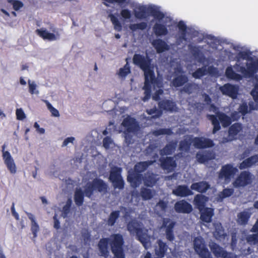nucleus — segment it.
<instances>
[{
    "instance_id": "obj_34",
    "label": "nucleus",
    "mask_w": 258,
    "mask_h": 258,
    "mask_svg": "<svg viewBox=\"0 0 258 258\" xmlns=\"http://www.w3.org/2000/svg\"><path fill=\"white\" fill-rule=\"evenodd\" d=\"M216 116L218 117V120L220 121L223 127H227L232 123L230 116L223 112H218Z\"/></svg>"
},
{
    "instance_id": "obj_50",
    "label": "nucleus",
    "mask_w": 258,
    "mask_h": 258,
    "mask_svg": "<svg viewBox=\"0 0 258 258\" xmlns=\"http://www.w3.org/2000/svg\"><path fill=\"white\" fill-rule=\"evenodd\" d=\"M7 2L13 6V9L16 11H19L24 6V4L19 0H7Z\"/></svg>"
},
{
    "instance_id": "obj_30",
    "label": "nucleus",
    "mask_w": 258,
    "mask_h": 258,
    "mask_svg": "<svg viewBox=\"0 0 258 258\" xmlns=\"http://www.w3.org/2000/svg\"><path fill=\"white\" fill-rule=\"evenodd\" d=\"M85 196L84 190L83 191L80 188L76 189L74 194V201L78 207H80L83 204Z\"/></svg>"
},
{
    "instance_id": "obj_22",
    "label": "nucleus",
    "mask_w": 258,
    "mask_h": 258,
    "mask_svg": "<svg viewBox=\"0 0 258 258\" xmlns=\"http://www.w3.org/2000/svg\"><path fill=\"white\" fill-rule=\"evenodd\" d=\"M143 176L136 171H129L127 176V180L134 187H137L141 182Z\"/></svg>"
},
{
    "instance_id": "obj_52",
    "label": "nucleus",
    "mask_w": 258,
    "mask_h": 258,
    "mask_svg": "<svg viewBox=\"0 0 258 258\" xmlns=\"http://www.w3.org/2000/svg\"><path fill=\"white\" fill-rule=\"evenodd\" d=\"M131 73V68L128 64L126 63L123 68H121L119 70L118 75L121 77H125L128 74Z\"/></svg>"
},
{
    "instance_id": "obj_3",
    "label": "nucleus",
    "mask_w": 258,
    "mask_h": 258,
    "mask_svg": "<svg viewBox=\"0 0 258 258\" xmlns=\"http://www.w3.org/2000/svg\"><path fill=\"white\" fill-rule=\"evenodd\" d=\"M247 68L240 64H236L235 68L246 78H254L256 81L254 88L251 92L254 100L258 103V76L256 75L258 71V58L254 61L246 63Z\"/></svg>"
},
{
    "instance_id": "obj_13",
    "label": "nucleus",
    "mask_w": 258,
    "mask_h": 258,
    "mask_svg": "<svg viewBox=\"0 0 258 258\" xmlns=\"http://www.w3.org/2000/svg\"><path fill=\"white\" fill-rule=\"evenodd\" d=\"M192 142L194 147L197 149L211 148L215 145L212 140L203 137H195L192 139Z\"/></svg>"
},
{
    "instance_id": "obj_35",
    "label": "nucleus",
    "mask_w": 258,
    "mask_h": 258,
    "mask_svg": "<svg viewBox=\"0 0 258 258\" xmlns=\"http://www.w3.org/2000/svg\"><path fill=\"white\" fill-rule=\"evenodd\" d=\"M192 140L191 138H189L188 139L186 138L181 140L179 142V150L182 152H189L191 143H192Z\"/></svg>"
},
{
    "instance_id": "obj_38",
    "label": "nucleus",
    "mask_w": 258,
    "mask_h": 258,
    "mask_svg": "<svg viewBox=\"0 0 258 258\" xmlns=\"http://www.w3.org/2000/svg\"><path fill=\"white\" fill-rule=\"evenodd\" d=\"M226 77L230 79L240 81L242 79L241 75L235 73L231 67H228L225 72Z\"/></svg>"
},
{
    "instance_id": "obj_37",
    "label": "nucleus",
    "mask_w": 258,
    "mask_h": 258,
    "mask_svg": "<svg viewBox=\"0 0 258 258\" xmlns=\"http://www.w3.org/2000/svg\"><path fill=\"white\" fill-rule=\"evenodd\" d=\"M119 216L120 211L119 210H115L111 212L107 221V225L109 226H114Z\"/></svg>"
},
{
    "instance_id": "obj_42",
    "label": "nucleus",
    "mask_w": 258,
    "mask_h": 258,
    "mask_svg": "<svg viewBox=\"0 0 258 258\" xmlns=\"http://www.w3.org/2000/svg\"><path fill=\"white\" fill-rule=\"evenodd\" d=\"M140 195L144 200H150L153 197L152 190L149 188L144 187L141 188Z\"/></svg>"
},
{
    "instance_id": "obj_21",
    "label": "nucleus",
    "mask_w": 258,
    "mask_h": 258,
    "mask_svg": "<svg viewBox=\"0 0 258 258\" xmlns=\"http://www.w3.org/2000/svg\"><path fill=\"white\" fill-rule=\"evenodd\" d=\"M198 163L204 164L210 160L215 158V155L213 151L210 150L205 151L204 153L198 152L196 156Z\"/></svg>"
},
{
    "instance_id": "obj_60",
    "label": "nucleus",
    "mask_w": 258,
    "mask_h": 258,
    "mask_svg": "<svg viewBox=\"0 0 258 258\" xmlns=\"http://www.w3.org/2000/svg\"><path fill=\"white\" fill-rule=\"evenodd\" d=\"M120 16L124 20L130 19L132 17V12L127 9H123L120 11Z\"/></svg>"
},
{
    "instance_id": "obj_29",
    "label": "nucleus",
    "mask_w": 258,
    "mask_h": 258,
    "mask_svg": "<svg viewBox=\"0 0 258 258\" xmlns=\"http://www.w3.org/2000/svg\"><path fill=\"white\" fill-rule=\"evenodd\" d=\"M188 81V78L185 75H178L172 80L171 83L175 88L183 86Z\"/></svg>"
},
{
    "instance_id": "obj_61",
    "label": "nucleus",
    "mask_w": 258,
    "mask_h": 258,
    "mask_svg": "<svg viewBox=\"0 0 258 258\" xmlns=\"http://www.w3.org/2000/svg\"><path fill=\"white\" fill-rule=\"evenodd\" d=\"M46 105L48 109L50 111L52 116L54 117L59 116V113L57 109L53 107L49 102H47Z\"/></svg>"
},
{
    "instance_id": "obj_49",
    "label": "nucleus",
    "mask_w": 258,
    "mask_h": 258,
    "mask_svg": "<svg viewBox=\"0 0 258 258\" xmlns=\"http://www.w3.org/2000/svg\"><path fill=\"white\" fill-rule=\"evenodd\" d=\"M156 181L157 180L153 175H149L146 176L144 179V184L148 187H153Z\"/></svg>"
},
{
    "instance_id": "obj_41",
    "label": "nucleus",
    "mask_w": 258,
    "mask_h": 258,
    "mask_svg": "<svg viewBox=\"0 0 258 258\" xmlns=\"http://www.w3.org/2000/svg\"><path fill=\"white\" fill-rule=\"evenodd\" d=\"M242 130V125L240 123H235L233 124L229 128L228 133L229 136L234 137L238 135V134Z\"/></svg>"
},
{
    "instance_id": "obj_36",
    "label": "nucleus",
    "mask_w": 258,
    "mask_h": 258,
    "mask_svg": "<svg viewBox=\"0 0 258 258\" xmlns=\"http://www.w3.org/2000/svg\"><path fill=\"white\" fill-rule=\"evenodd\" d=\"M148 11L151 16L159 21L163 20L165 17V14L163 12L154 7H149Z\"/></svg>"
},
{
    "instance_id": "obj_51",
    "label": "nucleus",
    "mask_w": 258,
    "mask_h": 258,
    "mask_svg": "<svg viewBox=\"0 0 258 258\" xmlns=\"http://www.w3.org/2000/svg\"><path fill=\"white\" fill-rule=\"evenodd\" d=\"M139 11L136 12L135 17L139 19H143L146 18L147 10L146 7L142 6L139 8Z\"/></svg>"
},
{
    "instance_id": "obj_53",
    "label": "nucleus",
    "mask_w": 258,
    "mask_h": 258,
    "mask_svg": "<svg viewBox=\"0 0 258 258\" xmlns=\"http://www.w3.org/2000/svg\"><path fill=\"white\" fill-rule=\"evenodd\" d=\"M28 84L29 92L31 94H39V91L37 90V85L34 81H31L30 80H28Z\"/></svg>"
},
{
    "instance_id": "obj_46",
    "label": "nucleus",
    "mask_w": 258,
    "mask_h": 258,
    "mask_svg": "<svg viewBox=\"0 0 258 258\" xmlns=\"http://www.w3.org/2000/svg\"><path fill=\"white\" fill-rule=\"evenodd\" d=\"M178 28L179 29V30L181 32V36H180V38L182 40H183L184 41H186V29H187V26L185 25V24L183 21H180L178 23L177 25Z\"/></svg>"
},
{
    "instance_id": "obj_16",
    "label": "nucleus",
    "mask_w": 258,
    "mask_h": 258,
    "mask_svg": "<svg viewBox=\"0 0 258 258\" xmlns=\"http://www.w3.org/2000/svg\"><path fill=\"white\" fill-rule=\"evenodd\" d=\"M170 222V219L164 220L162 227L165 228V235L166 239L169 241H173L175 239L173 229L175 225V222L171 221L167 225V223Z\"/></svg>"
},
{
    "instance_id": "obj_8",
    "label": "nucleus",
    "mask_w": 258,
    "mask_h": 258,
    "mask_svg": "<svg viewBox=\"0 0 258 258\" xmlns=\"http://www.w3.org/2000/svg\"><path fill=\"white\" fill-rule=\"evenodd\" d=\"M194 249L201 258H212L205 242L201 237H196L193 241Z\"/></svg>"
},
{
    "instance_id": "obj_31",
    "label": "nucleus",
    "mask_w": 258,
    "mask_h": 258,
    "mask_svg": "<svg viewBox=\"0 0 258 258\" xmlns=\"http://www.w3.org/2000/svg\"><path fill=\"white\" fill-rule=\"evenodd\" d=\"M157 243L158 244V249H156V254L160 258L163 257L164 256L167 252L168 246L167 245L166 243L163 242L161 239H158L157 241Z\"/></svg>"
},
{
    "instance_id": "obj_18",
    "label": "nucleus",
    "mask_w": 258,
    "mask_h": 258,
    "mask_svg": "<svg viewBox=\"0 0 258 258\" xmlns=\"http://www.w3.org/2000/svg\"><path fill=\"white\" fill-rule=\"evenodd\" d=\"M220 90L223 95L235 99L238 94V88L235 85L229 83L224 84L220 87Z\"/></svg>"
},
{
    "instance_id": "obj_62",
    "label": "nucleus",
    "mask_w": 258,
    "mask_h": 258,
    "mask_svg": "<svg viewBox=\"0 0 258 258\" xmlns=\"http://www.w3.org/2000/svg\"><path fill=\"white\" fill-rule=\"evenodd\" d=\"M156 207L160 211L165 212L167 208V203L161 200L157 203Z\"/></svg>"
},
{
    "instance_id": "obj_25",
    "label": "nucleus",
    "mask_w": 258,
    "mask_h": 258,
    "mask_svg": "<svg viewBox=\"0 0 258 258\" xmlns=\"http://www.w3.org/2000/svg\"><path fill=\"white\" fill-rule=\"evenodd\" d=\"M177 142L172 141L167 144L165 147L160 150V154L161 156L172 155L175 151Z\"/></svg>"
},
{
    "instance_id": "obj_6",
    "label": "nucleus",
    "mask_w": 258,
    "mask_h": 258,
    "mask_svg": "<svg viewBox=\"0 0 258 258\" xmlns=\"http://www.w3.org/2000/svg\"><path fill=\"white\" fill-rule=\"evenodd\" d=\"M108 189L107 183L102 179L95 178L92 181L88 182L84 187L85 196L91 198L94 192L106 193Z\"/></svg>"
},
{
    "instance_id": "obj_59",
    "label": "nucleus",
    "mask_w": 258,
    "mask_h": 258,
    "mask_svg": "<svg viewBox=\"0 0 258 258\" xmlns=\"http://www.w3.org/2000/svg\"><path fill=\"white\" fill-rule=\"evenodd\" d=\"M251 53L242 51L238 52L237 55V60H239L240 58L242 59H250L251 57L250 56Z\"/></svg>"
},
{
    "instance_id": "obj_17",
    "label": "nucleus",
    "mask_w": 258,
    "mask_h": 258,
    "mask_svg": "<svg viewBox=\"0 0 258 258\" xmlns=\"http://www.w3.org/2000/svg\"><path fill=\"white\" fill-rule=\"evenodd\" d=\"M158 107L162 110L173 112V111H177V108L176 107V103L172 100L169 99H164L159 101L158 103Z\"/></svg>"
},
{
    "instance_id": "obj_39",
    "label": "nucleus",
    "mask_w": 258,
    "mask_h": 258,
    "mask_svg": "<svg viewBox=\"0 0 258 258\" xmlns=\"http://www.w3.org/2000/svg\"><path fill=\"white\" fill-rule=\"evenodd\" d=\"M208 118L212 122L213 125V129L212 133L215 134L217 132L221 129V126L219 120H218L217 116L215 115H208Z\"/></svg>"
},
{
    "instance_id": "obj_43",
    "label": "nucleus",
    "mask_w": 258,
    "mask_h": 258,
    "mask_svg": "<svg viewBox=\"0 0 258 258\" xmlns=\"http://www.w3.org/2000/svg\"><path fill=\"white\" fill-rule=\"evenodd\" d=\"M147 27L148 24L147 22H142L139 23L130 24L129 28L132 31L135 32L138 30H144Z\"/></svg>"
},
{
    "instance_id": "obj_57",
    "label": "nucleus",
    "mask_w": 258,
    "mask_h": 258,
    "mask_svg": "<svg viewBox=\"0 0 258 258\" xmlns=\"http://www.w3.org/2000/svg\"><path fill=\"white\" fill-rule=\"evenodd\" d=\"M154 134L155 136H158L162 135H171L173 132L170 128H159L155 131Z\"/></svg>"
},
{
    "instance_id": "obj_26",
    "label": "nucleus",
    "mask_w": 258,
    "mask_h": 258,
    "mask_svg": "<svg viewBox=\"0 0 258 258\" xmlns=\"http://www.w3.org/2000/svg\"><path fill=\"white\" fill-rule=\"evenodd\" d=\"M258 162V155H254L243 160L239 165L240 169H244L251 167Z\"/></svg>"
},
{
    "instance_id": "obj_5",
    "label": "nucleus",
    "mask_w": 258,
    "mask_h": 258,
    "mask_svg": "<svg viewBox=\"0 0 258 258\" xmlns=\"http://www.w3.org/2000/svg\"><path fill=\"white\" fill-rule=\"evenodd\" d=\"M108 189L107 183L102 179L95 178L92 181L88 182L84 187L85 196L91 198L94 192L106 193Z\"/></svg>"
},
{
    "instance_id": "obj_63",
    "label": "nucleus",
    "mask_w": 258,
    "mask_h": 258,
    "mask_svg": "<svg viewBox=\"0 0 258 258\" xmlns=\"http://www.w3.org/2000/svg\"><path fill=\"white\" fill-rule=\"evenodd\" d=\"M112 143L113 141L110 137H106L103 140V146L106 149H108Z\"/></svg>"
},
{
    "instance_id": "obj_1",
    "label": "nucleus",
    "mask_w": 258,
    "mask_h": 258,
    "mask_svg": "<svg viewBox=\"0 0 258 258\" xmlns=\"http://www.w3.org/2000/svg\"><path fill=\"white\" fill-rule=\"evenodd\" d=\"M133 63L139 66L144 71L145 82L143 88L145 96L142 100L144 102L149 100L151 96L152 85L161 87L160 81L155 77L154 72L151 69V60L148 56L140 54H135L133 58Z\"/></svg>"
},
{
    "instance_id": "obj_44",
    "label": "nucleus",
    "mask_w": 258,
    "mask_h": 258,
    "mask_svg": "<svg viewBox=\"0 0 258 258\" xmlns=\"http://www.w3.org/2000/svg\"><path fill=\"white\" fill-rule=\"evenodd\" d=\"M210 248L212 252L216 257H220L224 250L222 247L216 243H214L210 246Z\"/></svg>"
},
{
    "instance_id": "obj_64",
    "label": "nucleus",
    "mask_w": 258,
    "mask_h": 258,
    "mask_svg": "<svg viewBox=\"0 0 258 258\" xmlns=\"http://www.w3.org/2000/svg\"><path fill=\"white\" fill-rule=\"evenodd\" d=\"M220 257L221 258H237V255L234 253L225 250L223 252Z\"/></svg>"
},
{
    "instance_id": "obj_23",
    "label": "nucleus",
    "mask_w": 258,
    "mask_h": 258,
    "mask_svg": "<svg viewBox=\"0 0 258 258\" xmlns=\"http://www.w3.org/2000/svg\"><path fill=\"white\" fill-rule=\"evenodd\" d=\"M152 44L158 53H161L169 50L170 49L169 45L164 40L161 39H154L152 41Z\"/></svg>"
},
{
    "instance_id": "obj_27",
    "label": "nucleus",
    "mask_w": 258,
    "mask_h": 258,
    "mask_svg": "<svg viewBox=\"0 0 258 258\" xmlns=\"http://www.w3.org/2000/svg\"><path fill=\"white\" fill-rule=\"evenodd\" d=\"M36 33L43 40L53 41L56 39L55 35L50 33L44 28L37 29L35 31Z\"/></svg>"
},
{
    "instance_id": "obj_14",
    "label": "nucleus",
    "mask_w": 258,
    "mask_h": 258,
    "mask_svg": "<svg viewBox=\"0 0 258 258\" xmlns=\"http://www.w3.org/2000/svg\"><path fill=\"white\" fill-rule=\"evenodd\" d=\"M160 166L168 172H172L177 166V163L174 157H161L159 159Z\"/></svg>"
},
{
    "instance_id": "obj_12",
    "label": "nucleus",
    "mask_w": 258,
    "mask_h": 258,
    "mask_svg": "<svg viewBox=\"0 0 258 258\" xmlns=\"http://www.w3.org/2000/svg\"><path fill=\"white\" fill-rule=\"evenodd\" d=\"M6 147V144L2 146L3 159L8 169L12 174H15L17 171L16 164L10 153L8 151H5Z\"/></svg>"
},
{
    "instance_id": "obj_33",
    "label": "nucleus",
    "mask_w": 258,
    "mask_h": 258,
    "mask_svg": "<svg viewBox=\"0 0 258 258\" xmlns=\"http://www.w3.org/2000/svg\"><path fill=\"white\" fill-rule=\"evenodd\" d=\"M29 219L31 222V230L33 235V238H35L37 236V232L39 230V226L35 221V217L30 213H26Z\"/></svg>"
},
{
    "instance_id": "obj_15",
    "label": "nucleus",
    "mask_w": 258,
    "mask_h": 258,
    "mask_svg": "<svg viewBox=\"0 0 258 258\" xmlns=\"http://www.w3.org/2000/svg\"><path fill=\"white\" fill-rule=\"evenodd\" d=\"M174 208L177 213L183 214H189L193 210L191 205L184 200L176 202Z\"/></svg>"
},
{
    "instance_id": "obj_45",
    "label": "nucleus",
    "mask_w": 258,
    "mask_h": 258,
    "mask_svg": "<svg viewBox=\"0 0 258 258\" xmlns=\"http://www.w3.org/2000/svg\"><path fill=\"white\" fill-rule=\"evenodd\" d=\"M239 223L242 225H245L247 223L250 218V215L248 212H241L238 214Z\"/></svg>"
},
{
    "instance_id": "obj_40",
    "label": "nucleus",
    "mask_w": 258,
    "mask_h": 258,
    "mask_svg": "<svg viewBox=\"0 0 258 258\" xmlns=\"http://www.w3.org/2000/svg\"><path fill=\"white\" fill-rule=\"evenodd\" d=\"M108 17L110 19L114 29L117 31H121L122 30V26L117 17L112 14H109Z\"/></svg>"
},
{
    "instance_id": "obj_24",
    "label": "nucleus",
    "mask_w": 258,
    "mask_h": 258,
    "mask_svg": "<svg viewBox=\"0 0 258 258\" xmlns=\"http://www.w3.org/2000/svg\"><path fill=\"white\" fill-rule=\"evenodd\" d=\"M210 188V185L207 181H201L195 182L190 185V189L201 194H204Z\"/></svg>"
},
{
    "instance_id": "obj_58",
    "label": "nucleus",
    "mask_w": 258,
    "mask_h": 258,
    "mask_svg": "<svg viewBox=\"0 0 258 258\" xmlns=\"http://www.w3.org/2000/svg\"><path fill=\"white\" fill-rule=\"evenodd\" d=\"M246 240L250 244L258 245V233L248 235Z\"/></svg>"
},
{
    "instance_id": "obj_54",
    "label": "nucleus",
    "mask_w": 258,
    "mask_h": 258,
    "mask_svg": "<svg viewBox=\"0 0 258 258\" xmlns=\"http://www.w3.org/2000/svg\"><path fill=\"white\" fill-rule=\"evenodd\" d=\"M234 193V189L232 188H224L219 195V197L223 199L227 197H230Z\"/></svg>"
},
{
    "instance_id": "obj_10",
    "label": "nucleus",
    "mask_w": 258,
    "mask_h": 258,
    "mask_svg": "<svg viewBox=\"0 0 258 258\" xmlns=\"http://www.w3.org/2000/svg\"><path fill=\"white\" fill-rule=\"evenodd\" d=\"M238 172L236 167L231 164H227L222 166L219 174L220 179H224L226 182H229Z\"/></svg>"
},
{
    "instance_id": "obj_48",
    "label": "nucleus",
    "mask_w": 258,
    "mask_h": 258,
    "mask_svg": "<svg viewBox=\"0 0 258 258\" xmlns=\"http://www.w3.org/2000/svg\"><path fill=\"white\" fill-rule=\"evenodd\" d=\"M146 112L148 114L152 115V118H156L161 116L162 114V110L159 108L157 109L156 106L153 108L147 109Z\"/></svg>"
},
{
    "instance_id": "obj_55",
    "label": "nucleus",
    "mask_w": 258,
    "mask_h": 258,
    "mask_svg": "<svg viewBox=\"0 0 258 258\" xmlns=\"http://www.w3.org/2000/svg\"><path fill=\"white\" fill-rule=\"evenodd\" d=\"M238 110L242 116H244L246 115L248 112H249L248 106L247 104V103L243 102L241 104L238 108Z\"/></svg>"
},
{
    "instance_id": "obj_47",
    "label": "nucleus",
    "mask_w": 258,
    "mask_h": 258,
    "mask_svg": "<svg viewBox=\"0 0 258 258\" xmlns=\"http://www.w3.org/2000/svg\"><path fill=\"white\" fill-rule=\"evenodd\" d=\"M207 73L206 67H203L201 68H199L197 69L195 72H194L192 76L195 79H200L202 77L206 75Z\"/></svg>"
},
{
    "instance_id": "obj_20",
    "label": "nucleus",
    "mask_w": 258,
    "mask_h": 258,
    "mask_svg": "<svg viewBox=\"0 0 258 258\" xmlns=\"http://www.w3.org/2000/svg\"><path fill=\"white\" fill-rule=\"evenodd\" d=\"M122 125L126 128V131L128 133L135 132L139 127V124L136 119L129 116L123 120Z\"/></svg>"
},
{
    "instance_id": "obj_28",
    "label": "nucleus",
    "mask_w": 258,
    "mask_h": 258,
    "mask_svg": "<svg viewBox=\"0 0 258 258\" xmlns=\"http://www.w3.org/2000/svg\"><path fill=\"white\" fill-rule=\"evenodd\" d=\"M153 29L157 36H166L168 34V29L166 26L163 24L155 23Z\"/></svg>"
},
{
    "instance_id": "obj_9",
    "label": "nucleus",
    "mask_w": 258,
    "mask_h": 258,
    "mask_svg": "<svg viewBox=\"0 0 258 258\" xmlns=\"http://www.w3.org/2000/svg\"><path fill=\"white\" fill-rule=\"evenodd\" d=\"M122 169L120 167H114L110 171L109 180L112 182L114 188L122 189L124 186V182L121 175Z\"/></svg>"
},
{
    "instance_id": "obj_19",
    "label": "nucleus",
    "mask_w": 258,
    "mask_h": 258,
    "mask_svg": "<svg viewBox=\"0 0 258 258\" xmlns=\"http://www.w3.org/2000/svg\"><path fill=\"white\" fill-rule=\"evenodd\" d=\"M172 194L180 197H186L194 194L191 189H189L186 185H177L172 190Z\"/></svg>"
},
{
    "instance_id": "obj_4",
    "label": "nucleus",
    "mask_w": 258,
    "mask_h": 258,
    "mask_svg": "<svg viewBox=\"0 0 258 258\" xmlns=\"http://www.w3.org/2000/svg\"><path fill=\"white\" fill-rule=\"evenodd\" d=\"M205 196L203 195H197L194 199V203L200 212V219L204 222L209 223L212 221L214 211L212 208L205 207Z\"/></svg>"
},
{
    "instance_id": "obj_56",
    "label": "nucleus",
    "mask_w": 258,
    "mask_h": 258,
    "mask_svg": "<svg viewBox=\"0 0 258 258\" xmlns=\"http://www.w3.org/2000/svg\"><path fill=\"white\" fill-rule=\"evenodd\" d=\"M183 87L180 90V92L181 93L184 92L186 93H187L188 94H190L192 93L194 89V86L195 84L189 83H186L185 85H183Z\"/></svg>"
},
{
    "instance_id": "obj_2",
    "label": "nucleus",
    "mask_w": 258,
    "mask_h": 258,
    "mask_svg": "<svg viewBox=\"0 0 258 258\" xmlns=\"http://www.w3.org/2000/svg\"><path fill=\"white\" fill-rule=\"evenodd\" d=\"M124 241L123 236L119 233L112 234L109 238H101L98 242L100 255L107 258L109 255L108 244L110 245L113 258H125L124 250Z\"/></svg>"
},
{
    "instance_id": "obj_11",
    "label": "nucleus",
    "mask_w": 258,
    "mask_h": 258,
    "mask_svg": "<svg viewBox=\"0 0 258 258\" xmlns=\"http://www.w3.org/2000/svg\"><path fill=\"white\" fill-rule=\"evenodd\" d=\"M252 182L251 174L247 171H244L240 172L232 184L234 187L239 188L245 187L251 184Z\"/></svg>"
},
{
    "instance_id": "obj_32",
    "label": "nucleus",
    "mask_w": 258,
    "mask_h": 258,
    "mask_svg": "<svg viewBox=\"0 0 258 258\" xmlns=\"http://www.w3.org/2000/svg\"><path fill=\"white\" fill-rule=\"evenodd\" d=\"M153 163V161L149 160L138 162L135 165L134 171L141 174L145 171Z\"/></svg>"
},
{
    "instance_id": "obj_7",
    "label": "nucleus",
    "mask_w": 258,
    "mask_h": 258,
    "mask_svg": "<svg viewBox=\"0 0 258 258\" xmlns=\"http://www.w3.org/2000/svg\"><path fill=\"white\" fill-rule=\"evenodd\" d=\"M139 226L140 224L137 220H132L127 223L126 228L130 233H136L138 240L146 249H148L151 246V242L147 237V234L144 233L143 229Z\"/></svg>"
}]
</instances>
